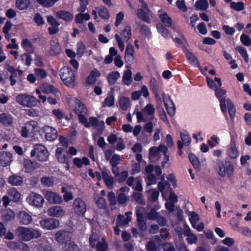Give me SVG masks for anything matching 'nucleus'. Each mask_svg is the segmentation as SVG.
Returning a JSON list of instances; mask_svg holds the SVG:
<instances>
[{
	"label": "nucleus",
	"mask_w": 251,
	"mask_h": 251,
	"mask_svg": "<svg viewBox=\"0 0 251 251\" xmlns=\"http://www.w3.org/2000/svg\"><path fill=\"white\" fill-rule=\"evenodd\" d=\"M16 233L24 241H29L33 238H38L41 235L40 231L37 229L22 226L16 229Z\"/></svg>",
	"instance_id": "obj_1"
},
{
	"label": "nucleus",
	"mask_w": 251,
	"mask_h": 251,
	"mask_svg": "<svg viewBox=\"0 0 251 251\" xmlns=\"http://www.w3.org/2000/svg\"><path fill=\"white\" fill-rule=\"evenodd\" d=\"M60 76L65 85L71 88L75 86V76L71 68L63 67L60 70Z\"/></svg>",
	"instance_id": "obj_2"
},
{
	"label": "nucleus",
	"mask_w": 251,
	"mask_h": 251,
	"mask_svg": "<svg viewBox=\"0 0 251 251\" xmlns=\"http://www.w3.org/2000/svg\"><path fill=\"white\" fill-rule=\"evenodd\" d=\"M31 156H36L40 161H46L49 157V152L45 146L41 144L34 145V150L31 151Z\"/></svg>",
	"instance_id": "obj_3"
},
{
	"label": "nucleus",
	"mask_w": 251,
	"mask_h": 251,
	"mask_svg": "<svg viewBox=\"0 0 251 251\" xmlns=\"http://www.w3.org/2000/svg\"><path fill=\"white\" fill-rule=\"evenodd\" d=\"M81 123L84 125V126L86 128H89L92 126L94 128L97 129L98 131H102L104 128V123L103 121H100L97 118L95 117H90L89 121L87 118L85 117L84 118H81Z\"/></svg>",
	"instance_id": "obj_4"
},
{
	"label": "nucleus",
	"mask_w": 251,
	"mask_h": 251,
	"mask_svg": "<svg viewBox=\"0 0 251 251\" xmlns=\"http://www.w3.org/2000/svg\"><path fill=\"white\" fill-rule=\"evenodd\" d=\"M72 104L74 105V110L78 117L79 121L80 122L81 118H84L87 114V109L85 105L81 103L77 98L72 100Z\"/></svg>",
	"instance_id": "obj_5"
},
{
	"label": "nucleus",
	"mask_w": 251,
	"mask_h": 251,
	"mask_svg": "<svg viewBox=\"0 0 251 251\" xmlns=\"http://www.w3.org/2000/svg\"><path fill=\"white\" fill-rule=\"evenodd\" d=\"M16 100L21 105L28 107L35 106L36 104V98L32 96L25 94L18 95L16 97Z\"/></svg>",
	"instance_id": "obj_6"
},
{
	"label": "nucleus",
	"mask_w": 251,
	"mask_h": 251,
	"mask_svg": "<svg viewBox=\"0 0 251 251\" xmlns=\"http://www.w3.org/2000/svg\"><path fill=\"white\" fill-rule=\"evenodd\" d=\"M219 101L221 111L223 113H226L227 107L230 117L231 118H233L235 115L236 110L232 101L230 99L226 98V97H223L221 99H219Z\"/></svg>",
	"instance_id": "obj_7"
},
{
	"label": "nucleus",
	"mask_w": 251,
	"mask_h": 251,
	"mask_svg": "<svg viewBox=\"0 0 251 251\" xmlns=\"http://www.w3.org/2000/svg\"><path fill=\"white\" fill-rule=\"evenodd\" d=\"M27 203L37 208L42 207L45 202L44 199L41 195L35 192L30 193L26 198Z\"/></svg>",
	"instance_id": "obj_8"
},
{
	"label": "nucleus",
	"mask_w": 251,
	"mask_h": 251,
	"mask_svg": "<svg viewBox=\"0 0 251 251\" xmlns=\"http://www.w3.org/2000/svg\"><path fill=\"white\" fill-rule=\"evenodd\" d=\"M73 205L75 213L80 216H84L87 210V205L82 199L76 198L74 201Z\"/></svg>",
	"instance_id": "obj_9"
},
{
	"label": "nucleus",
	"mask_w": 251,
	"mask_h": 251,
	"mask_svg": "<svg viewBox=\"0 0 251 251\" xmlns=\"http://www.w3.org/2000/svg\"><path fill=\"white\" fill-rule=\"evenodd\" d=\"M44 196L47 201L51 204H60L63 201L62 197L56 193L51 190H46Z\"/></svg>",
	"instance_id": "obj_10"
},
{
	"label": "nucleus",
	"mask_w": 251,
	"mask_h": 251,
	"mask_svg": "<svg viewBox=\"0 0 251 251\" xmlns=\"http://www.w3.org/2000/svg\"><path fill=\"white\" fill-rule=\"evenodd\" d=\"M41 226L45 229L52 230L59 226V221L54 218H49L41 220L40 222Z\"/></svg>",
	"instance_id": "obj_11"
},
{
	"label": "nucleus",
	"mask_w": 251,
	"mask_h": 251,
	"mask_svg": "<svg viewBox=\"0 0 251 251\" xmlns=\"http://www.w3.org/2000/svg\"><path fill=\"white\" fill-rule=\"evenodd\" d=\"M14 123L13 117L8 112L0 114V123L5 127L12 126Z\"/></svg>",
	"instance_id": "obj_12"
},
{
	"label": "nucleus",
	"mask_w": 251,
	"mask_h": 251,
	"mask_svg": "<svg viewBox=\"0 0 251 251\" xmlns=\"http://www.w3.org/2000/svg\"><path fill=\"white\" fill-rule=\"evenodd\" d=\"M44 132L45 133V137L49 141H53L57 137V131L56 129L50 126H46L43 127Z\"/></svg>",
	"instance_id": "obj_13"
},
{
	"label": "nucleus",
	"mask_w": 251,
	"mask_h": 251,
	"mask_svg": "<svg viewBox=\"0 0 251 251\" xmlns=\"http://www.w3.org/2000/svg\"><path fill=\"white\" fill-rule=\"evenodd\" d=\"M136 214L139 229L142 231H145L147 229V225L142 211L140 209H136Z\"/></svg>",
	"instance_id": "obj_14"
},
{
	"label": "nucleus",
	"mask_w": 251,
	"mask_h": 251,
	"mask_svg": "<svg viewBox=\"0 0 251 251\" xmlns=\"http://www.w3.org/2000/svg\"><path fill=\"white\" fill-rule=\"evenodd\" d=\"M48 213L51 217H59L65 215V211L60 206H53L48 209Z\"/></svg>",
	"instance_id": "obj_15"
},
{
	"label": "nucleus",
	"mask_w": 251,
	"mask_h": 251,
	"mask_svg": "<svg viewBox=\"0 0 251 251\" xmlns=\"http://www.w3.org/2000/svg\"><path fill=\"white\" fill-rule=\"evenodd\" d=\"M12 161V155L10 152H0V164L2 166H9Z\"/></svg>",
	"instance_id": "obj_16"
},
{
	"label": "nucleus",
	"mask_w": 251,
	"mask_h": 251,
	"mask_svg": "<svg viewBox=\"0 0 251 251\" xmlns=\"http://www.w3.org/2000/svg\"><path fill=\"white\" fill-rule=\"evenodd\" d=\"M61 47L56 38H53L50 41V48L49 54L51 56H55L60 53Z\"/></svg>",
	"instance_id": "obj_17"
},
{
	"label": "nucleus",
	"mask_w": 251,
	"mask_h": 251,
	"mask_svg": "<svg viewBox=\"0 0 251 251\" xmlns=\"http://www.w3.org/2000/svg\"><path fill=\"white\" fill-rule=\"evenodd\" d=\"M69 233L65 230H60L55 234L56 241L61 244H64L69 239Z\"/></svg>",
	"instance_id": "obj_18"
},
{
	"label": "nucleus",
	"mask_w": 251,
	"mask_h": 251,
	"mask_svg": "<svg viewBox=\"0 0 251 251\" xmlns=\"http://www.w3.org/2000/svg\"><path fill=\"white\" fill-rule=\"evenodd\" d=\"M134 50L133 46L128 44L126 49L125 59L126 63H131L134 59Z\"/></svg>",
	"instance_id": "obj_19"
},
{
	"label": "nucleus",
	"mask_w": 251,
	"mask_h": 251,
	"mask_svg": "<svg viewBox=\"0 0 251 251\" xmlns=\"http://www.w3.org/2000/svg\"><path fill=\"white\" fill-rule=\"evenodd\" d=\"M8 183L13 186H20L23 183V178L17 175H13L8 178Z\"/></svg>",
	"instance_id": "obj_20"
},
{
	"label": "nucleus",
	"mask_w": 251,
	"mask_h": 251,
	"mask_svg": "<svg viewBox=\"0 0 251 251\" xmlns=\"http://www.w3.org/2000/svg\"><path fill=\"white\" fill-rule=\"evenodd\" d=\"M57 18L64 20L66 22H69L73 20V15L70 12L60 10L56 13Z\"/></svg>",
	"instance_id": "obj_21"
},
{
	"label": "nucleus",
	"mask_w": 251,
	"mask_h": 251,
	"mask_svg": "<svg viewBox=\"0 0 251 251\" xmlns=\"http://www.w3.org/2000/svg\"><path fill=\"white\" fill-rule=\"evenodd\" d=\"M150 10L149 9H138L137 12V15L140 19L143 21L150 23V20L149 17L147 15L149 14Z\"/></svg>",
	"instance_id": "obj_22"
},
{
	"label": "nucleus",
	"mask_w": 251,
	"mask_h": 251,
	"mask_svg": "<svg viewBox=\"0 0 251 251\" xmlns=\"http://www.w3.org/2000/svg\"><path fill=\"white\" fill-rule=\"evenodd\" d=\"M39 167L40 165L38 163L29 160H26L24 165V168L27 173L32 172Z\"/></svg>",
	"instance_id": "obj_23"
},
{
	"label": "nucleus",
	"mask_w": 251,
	"mask_h": 251,
	"mask_svg": "<svg viewBox=\"0 0 251 251\" xmlns=\"http://www.w3.org/2000/svg\"><path fill=\"white\" fill-rule=\"evenodd\" d=\"M20 222L23 225H28L32 220L31 216L27 212H22L19 214Z\"/></svg>",
	"instance_id": "obj_24"
},
{
	"label": "nucleus",
	"mask_w": 251,
	"mask_h": 251,
	"mask_svg": "<svg viewBox=\"0 0 251 251\" xmlns=\"http://www.w3.org/2000/svg\"><path fill=\"white\" fill-rule=\"evenodd\" d=\"M41 90L44 93L50 94L53 93L56 94V89L53 85H51L48 83H43L41 87Z\"/></svg>",
	"instance_id": "obj_25"
},
{
	"label": "nucleus",
	"mask_w": 251,
	"mask_h": 251,
	"mask_svg": "<svg viewBox=\"0 0 251 251\" xmlns=\"http://www.w3.org/2000/svg\"><path fill=\"white\" fill-rule=\"evenodd\" d=\"M101 175L105 185L107 187L110 188L112 186L114 182L113 177L109 176L108 173L105 171H103L101 172Z\"/></svg>",
	"instance_id": "obj_26"
},
{
	"label": "nucleus",
	"mask_w": 251,
	"mask_h": 251,
	"mask_svg": "<svg viewBox=\"0 0 251 251\" xmlns=\"http://www.w3.org/2000/svg\"><path fill=\"white\" fill-rule=\"evenodd\" d=\"M11 200L14 202L19 201L21 199V194L15 188H11L8 191Z\"/></svg>",
	"instance_id": "obj_27"
},
{
	"label": "nucleus",
	"mask_w": 251,
	"mask_h": 251,
	"mask_svg": "<svg viewBox=\"0 0 251 251\" xmlns=\"http://www.w3.org/2000/svg\"><path fill=\"white\" fill-rule=\"evenodd\" d=\"M238 155V150L236 148L235 142L233 139H231L230 142V147L228 151V156L231 158H236Z\"/></svg>",
	"instance_id": "obj_28"
},
{
	"label": "nucleus",
	"mask_w": 251,
	"mask_h": 251,
	"mask_svg": "<svg viewBox=\"0 0 251 251\" xmlns=\"http://www.w3.org/2000/svg\"><path fill=\"white\" fill-rule=\"evenodd\" d=\"M120 74L119 73L116 71H113L110 73L107 76V78L109 84L110 85L114 84L117 80L120 78Z\"/></svg>",
	"instance_id": "obj_29"
},
{
	"label": "nucleus",
	"mask_w": 251,
	"mask_h": 251,
	"mask_svg": "<svg viewBox=\"0 0 251 251\" xmlns=\"http://www.w3.org/2000/svg\"><path fill=\"white\" fill-rule=\"evenodd\" d=\"M186 57L191 65L199 66V60L192 52L187 51L186 53Z\"/></svg>",
	"instance_id": "obj_30"
},
{
	"label": "nucleus",
	"mask_w": 251,
	"mask_h": 251,
	"mask_svg": "<svg viewBox=\"0 0 251 251\" xmlns=\"http://www.w3.org/2000/svg\"><path fill=\"white\" fill-rule=\"evenodd\" d=\"M162 23L166 26L170 27L172 25V19L169 17L167 13L164 12L159 16Z\"/></svg>",
	"instance_id": "obj_31"
},
{
	"label": "nucleus",
	"mask_w": 251,
	"mask_h": 251,
	"mask_svg": "<svg viewBox=\"0 0 251 251\" xmlns=\"http://www.w3.org/2000/svg\"><path fill=\"white\" fill-rule=\"evenodd\" d=\"M99 236L96 231L92 230L89 237V242L92 247H95L98 242H99Z\"/></svg>",
	"instance_id": "obj_32"
},
{
	"label": "nucleus",
	"mask_w": 251,
	"mask_h": 251,
	"mask_svg": "<svg viewBox=\"0 0 251 251\" xmlns=\"http://www.w3.org/2000/svg\"><path fill=\"white\" fill-rule=\"evenodd\" d=\"M132 72L130 70H126L123 76V81L126 85H129L132 82Z\"/></svg>",
	"instance_id": "obj_33"
},
{
	"label": "nucleus",
	"mask_w": 251,
	"mask_h": 251,
	"mask_svg": "<svg viewBox=\"0 0 251 251\" xmlns=\"http://www.w3.org/2000/svg\"><path fill=\"white\" fill-rule=\"evenodd\" d=\"M100 75V73L99 71L96 70L91 72L90 74L87 77L86 81L88 84H93L96 80V77Z\"/></svg>",
	"instance_id": "obj_34"
},
{
	"label": "nucleus",
	"mask_w": 251,
	"mask_h": 251,
	"mask_svg": "<svg viewBox=\"0 0 251 251\" xmlns=\"http://www.w3.org/2000/svg\"><path fill=\"white\" fill-rule=\"evenodd\" d=\"M30 4V0H16V6L20 10L27 9Z\"/></svg>",
	"instance_id": "obj_35"
},
{
	"label": "nucleus",
	"mask_w": 251,
	"mask_h": 251,
	"mask_svg": "<svg viewBox=\"0 0 251 251\" xmlns=\"http://www.w3.org/2000/svg\"><path fill=\"white\" fill-rule=\"evenodd\" d=\"M15 218V214L12 210H7L2 214V220L5 222H9Z\"/></svg>",
	"instance_id": "obj_36"
},
{
	"label": "nucleus",
	"mask_w": 251,
	"mask_h": 251,
	"mask_svg": "<svg viewBox=\"0 0 251 251\" xmlns=\"http://www.w3.org/2000/svg\"><path fill=\"white\" fill-rule=\"evenodd\" d=\"M63 249V251H80L78 246L74 242L65 244Z\"/></svg>",
	"instance_id": "obj_37"
},
{
	"label": "nucleus",
	"mask_w": 251,
	"mask_h": 251,
	"mask_svg": "<svg viewBox=\"0 0 251 251\" xmlns=\"http://www.w3.org/2000/svg\"><path fill=\"white\" fill-rule=\"evenodd\" d=\"M119 104L120 107L125 110L127 109L130 105V100L128 98L123 97L119 100Z\"/></svg>",
	"instance_id": "obj_38"
},
{
	"label": "nucleus",
	"mask_w": 251,
	"mask_h": 251,
	"mask_svg": "<svg viewBox=\"0 0 251 251\" xmlns=\"http://www.w3.org/2000/svg\"><path fill=\"white\" fill-rule=\"evenodd\" d=\"M41 182L46 187H51L54 183V179L52 177L44 176L41 178Z\"/></svg>",
	"instance_id": "obj_39"
},
{
	"label": "nucleus",
	"mask_w": 251,
	"mask_h": 251,
	"mask_svg": "<svg viewBox=\"0 0 251 251\" xmlns=\"http://www.w3.org/2000/svg\"><path fill=\"white\" fill-rule=\"evenodd\" d=\"M25 125L32 135L37 129L38 123L35 121H31L26 123Z\"/></svg>",
	"instance_id": "obj_40"
},
{
	"label": "nucleus",
	"mask_w": 251,
	"mask_h": 251,
	"mask_svg": "<svg viewBox=\"0 0 251 251\" xmlns=\"http://www.w3.org/2000/svg\"><path fill=\"white\" fill-rule=\"evenodd\" d=\"M219 175L224 177L226 176V169L223 161L218 160L216 163Z\"/></svg>",
	"instance_id": "obj_41"
},
{
	"label": "nucleus",
	"mask_w": 251,
	"mask_h": 251,
	"mask_svg": "<svg viewBox=\"0 0 251 251\" xmlns=\"http://www.w3.org/2000/svg\"><path fill=\"white\" fill-rule=\"evenodd\" d=\"M156 28L158 31L165 38H168L169 31L168 29L164 27L162 24L159 23L156 25Z\"/></svg>",
	"instance_id": "obj_42"
},
{
	"label": "nucleus",
	"mask_w": 251,
	"mask_h": 251,
	"mask_svg": "<svg viewBox=\"0 0 251 251\" xmlns=\"http://www.w3.org/2000/svg\"><path fill=\"white\" fill-rule=\"evenodd\" d=\"M38 3L45 7L52 6L59 0H36Z\"/></svg>",
	"instance_id": "obj_43"
},
{
	"label": "nucleus",
	"mask_w": 251,
	"mask_h": 251,
	"mask_svg": "<svg viewBox=\"0 0 251 251\" xmlns=\"http://www.w3.org/2000/svg\"><path fill=\"white\" fill-rule=\"evenodd\" d=\"M195 5L197 9L205 10L208 7V3L206 0H200L196 2Z\"/></svg>",
	"instance_id": "obj_44"
},
{
	"label": "nucleus",
	"mask_w": 251,
	"mask_h": 251,
	"mask_svg": "<svg viewBox=\"0 0 251 251\" xmlns=\"http://www.w3.org/2000/svg\"><path fill=\"white\" fill-rule=\"evenodd\" d=\"M180 136L182 141H183L184 144L187 146H188L191 141V138L188 135L187 132L186 131H183L181 132Z\"/></svg>",
	"instance_id": "obj_45"
},
{
	"label": "nucleus",
	"mask_w": 251,
	"mask_h": 251,
	"mask_svg": "<svg viewBox=\"0 0 251 251\" xmlns=\"http://www.w3.org/2000/svg\"><path fill=\"white\" fill-rule=\"evenodd\" d=\"M139 30L141 33L144 34L145 36L150 37L151 35V31L149 27L146 25L142 24L139 25Z\"/></svg>",
	"instance_id": "obj_46"
},
{
	"label": "nucleus",
	"mask_w": 251,
	"mask_h": 251,
	"mask_svg": "<svg viewBox=\"0 0 251 251\" xmlns=\"http://www.w3.org/2000/svg\"><path fill=\"white\" fill-rule=\"evenodd\" d=\"M132 197L138 204L145 205V201L141 193L134 192L132 194Z\"/></svg>",
	"instance_id": "obj_47"
},
{
	"label": "nucleus",
	"mask_w": 251,
	"mask_h": 251,
	"mask_svg": "<svg viewBox=\"0 0 251 251\" xmlns=\"http://www.w3.org/2000/svg\"><path fill=\"white\" fill-rule=\"evenodd\" d=\"M122 36L126 41H128L131 37V28L129 26L125 27V29L122 32Z\"/></svg>",
	"instance_id": "obj_48"
},
{
	"label": "nucleus",
	"mask_w": 251,
	"mask_h": 251,
	"mask_svg": "<svg viewBox=\"0 0 251 251\" xmlns=\"http://www.w3.org/2000/svg\"><path fill=\"white\" fill-rule=\"evenodd\" d=\"M96 203L98 206L100 208H104L106 206V202L104 198L99 196H97L95 198Z\"/></svg>",
	"instance_id": "obj_49"
},
{
	"label": "nucleus",
	"mask_w": 251,
	"mask_h": 251,
	"mask_svg": "<svg viewBox=\"0 0 251 251\" xmlns=\"http://www.w3.org/2000/svg\"><path fill=\"white\" fill-rule=\"evenodd\" d=\"M158 149L155 147H153L150 149L149 158L151 162H153L155 161L154 157L157 156L158 154Z\"/></svg>",
	"instance_id": "obj_50"
},
{
	"label": "nucleus",
	"mask_w": 251,
	"mask_h": 251,
	"mask_svg": "<svg viewBox=\"0 0 251 251\" xmlns=\"http://www.w3.org/2000/svg\"><path fill=\"white\" fill-rule=\"evenodd\" d=\"M34 71L35 75L40 79H44L47 75L46 72L44 69L35 68Z\"/></svg>",
	"instance_id": "obj_51"
},
{
	"label": "nucleus",
	"mask_w": 251,
	"mask_h": 251,
	"mask_svg": "<svg viewBox=\"0 0 251 251\" xmlns=\"http://www.w3.org/2000/svg\"><path fill=\"white\" fill-rule=\"evenodd\" d=\"M22 60L25 61V64L26 66H30L31 65L32 58L30 55V54L28 52L24 53L21 56Z\"/></svg>",
	"instance_id": "obj_52"
},
{
	"label": "nucleus",
	"mask_w": 251,
	"mask_h": 251,
	"mask_svg": "<svg viewBox=\"0 0 251 251\" xmlns=\"http://www.w3.org/2000/svg\"><path fill=\"white\" fill-rule=\"evenodd\" d=\"M58 160L63 163H66L67 165L71 162V158L68 154L67 155H63L61 154L60 156L56 157Z\"/></svg>",
	"instance_id": "obj_53"
},
{
	"label": "nucleus",
	"mask_w": 251,
	"mask_h": 251,
	"mask_svg": "<svg viewBox=\"0 0 251 251\" xmlns=\"http://www.w3.org/2000/svg\"><path fill=\"white\" fill-rule=\"evenodd\" d=\"M120 156L117 154H114L110 159V163L111 166H117L120 163Z\"/></svg>",
	"instance_id": "obj_54"
},
{
	"label": "nucleus",
	"mask_w": 251,
	"mask_h": 251,
	"mask_svg": "<svg viewBox=\"0 0 251 251\" xmlns=\"http://www.w3.org/2000/svg\"><path fill=\"white\" fill-rule=\"evenodd\" d=\"M230 7L232 9L236 10L237 11H241L244 8V4L242 2H231L230 3Z\"/></svg>",
	"instance_id": "obj_55"
},
{
	"label": "nucleus",
	"mask_w": 251,
	"mask_h": 251,
	"mask_svg": "<svg viewBox=\"0 0 251 251\" xmlns=\"http://www.w3.org/2000/svg\"><path fill=\"white\" fill-rule=\"evenodd\" d=\"M102 242H99L95 246L97 248L98 251H106L107 249V245L105 242L103 238H102Z\"/></svg>",
	"instance_id": "obj_56"
},
{
	"label": "nucleus",
	"mask_w": 251,
	"mask_h": 251,
	"mask_svg": "<svg viewBox=\"0 0 251 251\" xmlns=\"http://www.w3.org/2000/svg\"><path fill=\"white\" fill-rule=\"evenodd\" d=\"M85 46L81 42L77 44V54L80 56L83 55L85 52Z\"/></svg>",
	"instance_id": "obj_57"
},
{
	"label": "nucleus",
	"mask_w": 251,
	"mask_h": 251,
	"mask_svg": "<svg viewBox=\"0 0 251 251\" xmlns=\"http://www.w3.org/2000/svg\"><path fill=\"white\" fill-rule=\"evenodd\" d=\"M127 197L122 192H119L117 196V201L119 203L124 204L127 201Z\"/></svg>",
	"instance_id": "obj_58"
},
{
	"label": "nucleus",
	"mask_w": 251,
	"mask_h": 251,
	"mask_svg": "<svg viewBox=\"0 0 251 251\" xmlns=\"http://www.w3.org/2000/svg\"><path fill=\"white\" fill-rule=\"evenodd\" d=\"M116 224H118V226H123L127 225V223L125 218V216L123 215H119L117 220Z\"/></svg>",
	"instance_id": "obj_59"
},
{
	"label": "nucleus",
	"mask_w": 251,
	"mask_h": 251,
	"mask_svg": "<svg viewBox=\"0 0 251 251\" xmlns=\"http://www.w3.org/2000/svg\"><path fill=\"white\" fill-rule=\"evenodd\" d=\"M159 214L154 209H151L147 214V218L151 220H155L158 217Z\"/></svg>",
	"instance_id": "obj_60"
},
{
	"label": "nucleus",
	"mask_w": 251,
	"mask_h": 251,
	"mask_svg": "<svg viewBox=\"0 0 251 251\" xmlns=\"http://www.w3.org/2000/svg\"><path fill=\"white\" fill-rule=\"evenodd\" d=\"M240 39L245 46H249L251 44V39L248 35L243 34L241 36Z\"/></svg>",
	"instance_id": "obj_61"
},
{
	"label": "nucleus",
	"mask_w": 251,
	"mask_h": 251,
	"mask_svg": "<svg viewBox=\"0 0 251 251\" xmlns=\"http://www.w3.org/2000/svg\"><path fill=\"white\" fill-rule=\"evenodd\" d=\"M80 3V6L77 9V11L80 12H84L87 7V5L88 4V0H79Z\"/></svg>",
	"instance_id": "obj_62"
},
{
	"label": "nucleus",
	"mask_w": 251,
	"mask_h": 251,
	"mask_svg": "<svg viewBox=\"0 0 251 251\" xmlns=\"http://www.w3.org/2000/svg\"><path fill=\"white\" fill-rule=\"evenodd\" d=\"M189 159L192 165L195 168H198L199 166V161L195 155L193 154H189Z\"/></svg>",
	"instance_id": "obj_63"
},
{
	"label": "nucleus",
	"mask_w": 251,
	"mask_h": 251,
	"mask_svg": "<svg viewBox=\"0 0 251 251\" xmlns=\"http://www.w3.org/2000/svg\"><path fill=\"white\" fill-rule=\"evenodd\" d=\"M215 91L216 96L219 100L224 97L226 94V91L221 88L216 87Z\"/></svg>",
	"instance_id": "obj_64"
}]
</instances>
